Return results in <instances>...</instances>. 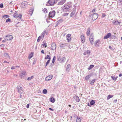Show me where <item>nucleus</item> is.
<instances>
[{
	"label": "nucleus",
	"instance_id": "24",
	"mask_svg": "<svg viewBox=\"0 0 122 122\" xmlns=\"http://www.w3.org/2000/svg\"><path fill=\"white\" fill-rule=\"evenodd\" d=\"M44 47H46L47 46V43H46L45 41H43V44L41 45Z\"/></svg>",
	"mask_w": 122,
	"mask_h": 122
},
{
	"label": "nucleus",
	"instance_id": "22",
	"mask_svg": "<svg viewBox=\"0 0 122 122\" xmlns=\"http://www.w3.org/2000/svg\"><path fill=\"white\" fill-rule=\"evenodd\" d=\"M46 33V31H44L43 32H42V33H41V36L42 38V39L44 37V35Z\"/></svg>",
	"mask_w": 122,
	"mask_h": 122
},
{
	"label": "nucleus",
	"instance_id": "12",
	"mask_svg": "<svg viewBox=\"0 0 122 122\" xmlns=\"http://www.w3.org/2000/svg\"><path fill=\"white\" fill-rule=\"evenodd\" d=\"M111 36V34L110 33H108L106 35L104 36V39H107L110 38Z\"/></svg>",
	"mask_w": 122,
	"mask_h": 122
},
{
	"label": "nucleus",
	"instance_id": "33",
	"mask_svg": "<svg viewBox=\"0 0 122 122\" xmlns=\"http://www.w3.org/2000/svg\"><path fill=\"white\" fill-rule=\"evenodd\" d=\"M94 66V65H90L89 68H88V69L89 70H90L92 68H93Z\"/></svg>",
	"mask_w": 122,
	"mask_h": 122
},
{
	"label": "nucleus",
	"instance_id": "11",
	"mask_svg": "<svg viewBox=\"0 0 122 122\" xmlns=\"http://www.w3.org/2000/svg\"><path fill=\"white\" fill-rule=\"evenodd\" d=\"M66 58L65 57H64L62 58H61L60 57H59L58 58V60L61 62H63L66 60Z\"/></svg>",
	"mask_w": 122,
	"mask_h": 122
},
{
	"label": "nucleus",
	"instance_id": "19",
	"mask_svg": "<svg viewBox=\"0 0 122 122\" xmlns=\"http://www.w3.org/2000/svg\"><path fill=\"white\" fill-rule=\"evenodd\" d=\"M90 27H89L88 29L87 30V31L86 32V34L87 36H89L90 35Z\"/></svg>",
	"mask_w": 122,
	"mask_h": 122
},
{
	"label": "nucleus",
	"instance_id": "18",
	"mask_svg": "<svg viewBox=\"0 0 122 122\" xmlns=\"http://www.w3.org/2000/svg\"><path fill=\"white\" fill-rule=\"evenodd\" d=\"M34 10V9L33 8H32L30 9L29 11V14L30 15H31L32 14Z\"/></svg>",
	"mask_w": 122,
	"mask_h": 122
},
{
	"label": "nucleus",
	"instance_id": "46",
	"mask_svg": "<svg viewBox=\"0 0 122 122\" xmlns=\"http://www.w3.org/2000/svg\"><path fill=\"white\" fill-rule=\"evenodd\" d=\"M69 14L67 13H64L63 15L64 16H67Z\"/></svg>",
	"mask_w": 122,
	"mask_h": 122
},
{
	"label": "nucleus",
	"instance_id": "6",
	"mask_svg": "<svg viewBox=\"0 0 122 122\" xmlns=\"http://www.w3.org/2000/svg\"><path fill=\"white\" fill-rule=\"evenodd\" d=\"M56 46L55 43L53 42L51 45V48L52 50H55L56 49Z\"/></svg>",
	"mask_w": 122,
	"mask_h": 122
},
{
	"label": "nucleus",
	"instance_id": "35",
	"mask_svg": "<svg viewBox=\"0 0 122 122\" xmlns=\"http://www.w3.org/2000/svg\"><path fill=\"white\" fill-rule=\"evenodd\" d=\"M47 92V90L46 89H44L43 91V93L44 94H46Z\"/></svg>",
	"mask_w": 122,
	"mask_h": 122
},
{
	"label": "nucleus",
	"instance_id": "38",
	"mask_svg": "<svg viewBox=\"0 0 122 122\" xmlns=\"http://www.w3.org/2000/svg\"><path fill=\"white\" fill-rule=\"evenodd\" d=\"M34 77L33 76H31V77H29L27 78V80L28 81L30 80L31 79H33Z\"/></svg>",
	"mask_w": 122,
	"mask_h": 122
},
{
	"label": "nucleus",
	"instance_id": "52",
	"mask_svg": "<svg viewBox=\"0 0 122 122\" xmlns=\"http://www.w3.org/2000/svg\"><path fill=\"white\" fill-rule=\"evenodd\" d=\"M111 77L112 78V79L113 80H114L115 79V76H111Z\"/></svg>",
	"mask_w": 122,
	"mask_h": 122
},
{
	"label": "nucleus",
	"instance_id": "45",
	"mask_svg": "<svg viewBox=\"0 0 122 122\" xmlns=\"http://www.w3.org/2000/svg\"><path fill=\"white\" fill-rule=\"evenodd\" d=\"M89 41H90V43L92 45L93 44V42H94V41L91 40H89Z\"/></svg>",
	"mask_w": 122,
	"mask_h": 122
},
{
	"label": "nucleus",
	"instance_id": "3",
	"mask_svg": "<svg viewBox=\"0 0 122 122\" xmlns=\"http://www.w3.org/2000/svg\"><path fill=\"white\" fill-rule=\"evenodd\" d=\"M56 12L54 11H51L49 14V17L53 18L54 17L55 14Z\"/></svg>",
	"mask_w": 122,
	"mask_h": 122
},
{
	"label": "nucleus",
	"instance_id": "1",
	"mask_svg": "<svg viewBox=\"0 0 122 122\" xmlns=\"http://www.w3.org/2000/svg\"><path fill=\"white\" fill-rule=\"evenodd\" d=\"M70 6L67 5H65L62 9L64 12H66L69 11L70 9Z\"/></svg>",
	"mask_w": 122,
	"mask_h": 122
},
{
	"label": "nucleus",
	"instance_id": "23",
	"mask_svg": "<svg viewBox=\"0 0 122 122\" xmlns=\"http://www.w3.org/2000/svg\"><path fill=\"white\" fill-rule=\"evenodd\" d=\"M33 54L34 53L33 52H32L28 56V58L29 59H30L33 56Z\"/></svg>",
	"mask_w": 122,
	"mask_h": 122
},
{
	"label": "nucleus",
	"instance_id": "62",
	"mask_svg": "<svg viewBox=\"0 0 122 122\" xmlns=\"http://www.w3.org/2000/svg\"><path fill=\"white\" fill-rule=\"evenodd\" d=\"M122 73H120V74L119 75V77H121V76H122Z\"/></svg>",
	"mask_w": 122,
	"mask_h": 122
},
{
	"label": "nucleus",
	"instance_id": "4",
	"mask_svg": "<svg viewBox=\"0 0 122 122\" xmlns=\"http://www.w3.org/2000/svg\"><path fill=\"white\" fill-rule=\"evenodd\" d=\"M17 89L18 90V92L22 94L23 92V88L20 86H18L17 87Z\"/></svg>",
	"mask_w": 122,
	"mask_h": 122
},
{
	"label": "nucleus",
	"instance_id": "16",
	"mask_svg": "<svg viewBox=\"0 0 122 122\" xmlns=\"http://www.w3.org/2000/svg\"><path fill=\"white\" fill-rule=\"evenodd\" d=\"M54 0H49L48 1V3L51 5H53L55 3Z\"/></svg>",
	"mask_w": 122,
	"mask_h": 122
},
{
	"label": "nucleus",
	"instance_id": "51",
	"mask_svg": "<svg viewBox=\"0 0 122 122\" xmlns=\"http://www.w3.org/2000/svg\"><path fill=\"white\" fill-rule=\"evenodd\" d=\"M102 16L103 17H104L106 16V15L104 13H102Z\"/></svg>",
	"mask_w": 122,
	"mask_h": 122
},
{
	"label": "nucleus",
	"instance_id": "13",
	"mask_svg": "<svg viewBox=\"0 0 122 122\" xmlns=\"http://www.w3.org/2000/svg\"><path fill=\"white\" fill-rule=\"evenodd\" d=\"M5 37L7 38L6 39L7 40H10L13 38V37L12 35H8L5 36Z\"/></svg>",
	"mask_w": 122,
	"mask_h": 122
},
{
	"label": "nucleus",
	"instance_id": "57",
	"mask_svg": "<svg viewBox=\"0 0 122 122\" xmlns=\"http://www.w3.org/2000/svg\"><path fill=\"white\" fill-rule=\"evenodd\" d=\"M117 101V100L116 99H115L114 100V101H113V102L115 103Z\"/></svg>",
	"mask_w": 122,
	"mask_h": 122
},
{
	"label": "nucleus",
	"instance_id": "9",
	"mask_svg": "<svg viewBox=\"0 0 122 122\" xmlns=\"http://www.w3.org/2000/svg\"><path fill=\"white\" fill-rule=\"evenodd\" d=\"M81 41L82 43L85 42V38L84 34H82L81 36Z\"/></svg>",
	"mask_w": 122,
	"mask_h": 122
},
{
	"label": "nucleus",
	"instance_id": "40",
	"mask_svg": "<svg viewBox=\"0 0 122 122\" xmlns=\"http://www.w3.org/2000/svg\"><path fill=\"white\" fill-rule=\"evenodd\" d=\"M66 46V45H65L62 44H61L60 45V47L62 48V47H65V46Z\"/></svg>",
	"mask_w": 122,
	"mask_h": 122
},
{
	"label": "nucleus",
	"instance_id": "61",
	"mask_svg": "<svg viewBox=\"0 0 122 122\" xmlns=\"http://www.w3.org/2000/svg\"><path fill=\"white\" fill-rule=\"evenodd\" d=\"M49 109L50 110H51V111H53V110L52 109V108H49Z\"/></svg>",
	"mask_w": 122,
	"mask_h": 122
},
{
	"label": "nucleus",
	"instance_id": "29",
	"mask_svg": "<svg viewBox=\"0 0 122 122\" xmlns=\"http://www.w3.org/2000/svg\"><path fill=\"white\" fill-rule=\"evenodd\" d=\"M113 96L112 95H109L107 96V100H109L110 98L113 97Z\"/></svg>",
	"mask_w": 122,
	"mask_h": 122
},
{
	"label": "nucleus",
	"instance_id": "64",
	"mask_svg": "<svg viewBox=\"0 0 122 122\" xmlns=\"http://www.w3.org/2000/svg\"><path fill=\"white\" fill-rule=\"evenodd\" d=\"M109 47L110 49H111V48H112V47H111V46H109Z\"/></svg>",
	"mask_w": 122,
	"mask_h": 122
},
{
	"label": "nucleus",
	"instance_id": "20",
	"mask_svg": "<svg viewBox=\"0 0 122 122\" xmlns=\"http://www.w3.org/2000/svg\"><path fill=\"white\" fill-rule=\"evenodd\" d=\"M27 5V4L25 3V2H24L21 4V6L22 8H25L26 6Z\"/></svg>",
	"mask_w": 122,
	"mask_h": 122
},
{
	"label": "nucleus",
	"instance_id": "25",
	"mask_svg": "<svg viewBox=\"0 0 122 122\" xmlns=\"http://www.w3.org/2000/svg\"><path fill=\"white\" fill-rule=\"evenodd\" d=\"M13 17L15 18H17L18 17V15L17 12L16 11L15 12L13 15Z\"/></svg>",
	"mask_w": 122,
	"mask_h": 122
},
{
	"label": "nucleus",
	"instance_id": "5",
	"mask_svg": "<svg viewBox=\"0 0 122 122\" xmlns=\"http://www.w3.org/2000/svg\"><path fill=\"white\" fill-rule=\"evenodd\" d=\"M98 14L96 13H94L92 15V19L93 20H95L98 18Z\"/></svg>",
	"mask_w": 122,
	"mask_h": 122
},
{
	"label": "nucleus",
	"instance_id": "32",
	"mask_svg": "<svg viewBox=\"0 0 122 122\" xmlns=\"http://www.w3.org/2000/svg\"><path fill=\"white\" fill-rule=\"evenodd\" d=\"M81 119L80 118L77 117L76 119V122H81Z\"/></svg>",
	"mask_w": 122,
	"mask_h": 122
},
{
	"label": "nucleus",
	"instance_id": "55",
	"mask_svg": "<svg viewBox=\"0 0 122 122\" xmlns=\"http://www.w3.org/2000/svg\"><path fill=\"white\" fill-rule=\"evenodd\" d=\"M60 22H61L63 21V20L62 19H60L58 20Z\"/></svg>",
	"mask_w": 122,
	"mask_h": 122
},
{
	"label": "nucleus",
	"instance_id": "15",
	"mask_svg": "<svg viewBox=\"0 0 122 122\" xmlns=\"http://www.w3.org/2000/svg\"><path fill=\"white\" fill-rule=\"evenodd\" d=\"M120 22H119L117 20H114L112 22V24L113 25H117L118 24H120Z\"/></svg>",
	"mask_w": 122,
	"mask_h": 122
},
{
	"label": "nucleus",
	"instance_id": "30",
	"mask_svg": "<svg viewBox=\"0 0 122 122\" xmlns=\"http://www.w3.org/2000/svg\"><path fill=\"white\" fill-rule=\"evenodd\" d=\"M95 103V101L94 100H92L90 102V104L91 105H94Z\"/></svg>",
	"mask_w": 122,
	"mask_h": 122
},
{
	"label": "nucleus",
	"instance_id": "27",
	"mask_svg": "<svg viewBox=\"0 0 122 122\" xmlns=\"http://www.w3.org/2000/svg\"><path fill=\"white\" fill-rule=\"evenodd\" d=\"M50 101L52 103L55 102V99L53 97H51L50 98Z\"/></svg>",
	"mask_w": 122,
	"mask_h": 122
},
{
	"label": "nucleus",
	"instance_id": "44",
	"mask_svg": "<svg viewBox=\"0 0 122 122\" xmlns=\"http://www.w3.org/2000/svg\"><path fill=\"white\" fill-rule=\"evenodd\" d=\"M50 18L49 17L47 19H46V21L47 23H50V21H49V20H50Z\"/></svg>",
	"mask_w": 122,
	"mask_h": 122
},
{
	"label": "nucleus",
	"instance_id": "7",
	"mask_svg": "<svg viewBox=\"0 0 122 122\" xmlns=\"http://www.w3.org/2000/svg\"><path fill=\"white\" fill-rule=\"evenodd\" d=\"M71 35L68 34L66 36V40L68 42H70L71 40Z\"/></svg>",
	"mask_w": 122,
	"mask_h": 122
},
{
	"label": "nucleus",
	"instance_id": "48",
	"mask_svg": "<svg viewBox=\"0 0 122 122\" xmlns=\"http://www.w3.org/2000/svg\"><path fill=\"white\" fill-rule=\"evenodd\" d=\"M96 11V10L95 9H94L92 10V12L93 13L95 12Z\"/></svg>",
	"mask_w": 122,
	"mask_h": 122
},
{
	"label": "nucleus",
	"instance_id": "8",
	"mask_svg": "<svg viewBox=\"0 0 122 122\" xmlns=\"http://www.w3.org/2000/svg\"><path fill=\"white\" fill-rule=\"evenodd\" d=\"M26 75V73L25 71H22L21 72L20 74V76L21 78H23Z\"/></svg>",
	"mask_w": 122,
	"mask_h": 122
},
{
	"label": "nucleus",
	"instance_id": "58",
	"mask_svg": "<svg viewBox=\"0 0 122 122\" xmlns=\"http://www.w3.org/2000/svg\"><path fill=\"white\" fill-rule=\"evenodd\" d=\"M26 107L27 108H28L29 107V104H27V105H26Z\"/></svg>",
	"mask_w": 122,
	"mask_h": 122
},
{
	"label": "nucleus",
	"instance_id": "53",
	"mask_svg": "<svg viewBox=\"0 0 122 122\" xmlns=\"http://www.w3.org/2000/svg\"><path fill=\"white\" fill-rule=\"evenodd\" d=\"M3 4H0V7L1 8H2L3 7Z\"/></svg>",
	"mask_w": 122,
	"mask_h": 122
},
{
	"label": "nucleus",
	"instance_id": "63",
	"mask_svg": "<svg viewBox=\"0 0 122 122\" xmlns=\"http://www.w3.org/2000/svg\"><path fill=\"white\" fill-rule=\"evenodd\" d=\"M5 40H3L2 41V42H5Z\"/></svg>",
	"mask_w": 122,
	"mask_h": 122
},
{
	"label": "nucleus",
	"instance_id": "28",
	"mask_svg": "<svg viewBox=\"0 0 122 122\" xmlns=\"http://www.w3.org/2000/svg\"><path fill=\"white\" fill-rule=\"evenodd\" d=\"M4 55L5 57L7 58L9 57V59L10 58V57L9 56L8 54L6 53H5L4 54Z\"/></svg>",
	"mask_w": 122,
	"mask_h": 122
},
{
	"label": "nucleus",
	"instance_id": "34",
	"mask_svg": "<svg viewBox=\"0 0 122 122\" xmlns=\"http://www.w3.org/2000/svg\"><path fill=\"white\" fill-rule=\"evenodd\" d=\"M76 101L77 102H79L80 101V100L79 97L78 96H76Z\"/></svg>",
	"mask_w": 122,
	"mask_h": 122
},
{
	"label": "nucleus",
	"instance_id": "41",
	"mask_svg": "<svg viewBox=\"0 0 122 122\" xmlns=\"http://www.w3.org/2000/svg\"><path fill=\"white\" fill-rule=\"evenodd\" d=\"M42 38V37L41 36H39L37 40V41L39 42L40 41V40H41V39Z\"/></svg>",
	"mask_w": 122,
	"mask_h": 122
},
{
	"label": "nucleus",
	"instance_id": "54",
	"mask_svg": "<svg viewBox=\"0 0 122 122\" xmlns=\"http://www.w3.org/2000/svg\"><path fill=\"white\" fill-rule=\"evenodd\" d=\"M68 67V69H69L70 67H71V65L70 64H68L67 65V67Z\"/></svg>",
	"mask_w": 122,
	"mask_h": 122
},
{
	"label": "nucleus",
	"instance_id": "39",
	"mask_svg": "<svg viewBox=\"0 0 122 122\" xmlns=\"http://www.w3.org/2000/svg\"><path fill=\"white\" fill-rule=\"evenodd\" d=\"M95 81V79L93 80L91 82L90 84L91 85H93L94 82Z\"/></svg>",
	"mask_w": 122,
	"mask_h": 122
},
{
	"label": "nucleus",
	"instance_id": "26",
	"mask_svg": "<svg viewBox=\"0 0 122 122\" xmlns=\"http://www.w3.org/2000/svg\"><path fill=\"white\" fill-rule=\"evenodd\" d=\"M51 56L48 55H47V56H46L45 57V59H48V60H51Z\"/></svg>",
	"mask_w": 122,
	"mask_h": 122
},
{
	"label": "nucleus",
	"instance_id": "42",
	"mask_svg": "<svg viewBox=\"0 0 122 122\" xmlns=\"http://www.w3.org/2000/svg\"><path fill=\"white\" fill-rule=\"evenodd\" d=\"M50 60H48L46 62L45 67L48 65V64L49 63Z\"/></svg>",
	"mask_w": 122,
	"mask_h": 122
},
{
	"label": "nucleus",
	"instance_id": "60",
	"mask_svg": "<svg viewBox=\"0 0 122 122\" xmlns=\"http://www.w3.org/2000/svg\"><path fill=\"white\" fill-rule=\"evenodd\" d=\"M41 52L43 54H44V51L43 50H42L41 51Z\"/></svg>",
	"mask_w": 122,
	"mask_h": 122
},
{
	"label": "nucleus",
	"instance_id": "56",
	"mask_svg": "<svg viewBox=\"0 0 122 122\" xmlns=\"http://www.w3.org/2000/svg\"><path fill=\"white\" fill-rule=\"evenodd\" d=\"M15 68L14 66H12L11 68V69L12 70L14 69Z\"/></svg>",
	"mask_w": 122,
	"mask_h": 122
},
{
	"label": "nucleus",
	"instance_id": "21",
	"mask_svg": "<svg viewBox=\"0 0 122 122\" xmlns=\"http://www.w3.org/2000/svg\"><path fill=\"white\" fill-rule=\"evenodd\" d=\"M93 37L94 36L93 34V33L91 34L90 36L89 40H91L94 41V38Z\"/></svg>",
	"mask_w": 122,
	"mask_h": 122
},
{
	"label": "nucleus",
	"instance_id": "17",
	"mask_svg": "<svg viewBox=\"0 0 122 122\" xmlns=\"http://www.w3.org/2000/svg\"><path fill=\"white\" fill-rule=\"evenodd\" d=\"M90 53V51L89 50H87L86 51L84 52L83 54L85 55H89Z\"/></svg>",
	"mask_w": 122,
	"mask_h": 122
},
{
	"label": "nucleus",
	"instance_id": "43",
	"mask_svg": "<svg viewBox=\"0 0 122 122\" xmlns=\"http://www.w3.org/2000/svg\"><path fill=\"white\" fill-rule=\"evenodd\" d=\"M56 59V57L55 56H54L53 58V60L52 61V63H54Z\"/></svg>",
	"mask_w": 122,
	"mask_h": 122
},
{
	"label": "nucleus",
	"instance_id": "14",
	"mask_svg": "<svg viewBox=\"0 0 122 122\" xmlns=\"http://www.w3.org/2000/svg\"><path fill=\"white\" fill-rule=\"evenodd\" d=\"M66 0H62L59 2L58 3V5H62L66 3Z\"/></svg>",
	"mask_w": 122,
	"mask_h": 122
},
{
	"label": "nucleus",
	"instance_id": "36",
	"mask_svg": "<svg viewBox=\"0 0 122 122\" xmlns=\"http://www.w3.org/2000/svg\"><path fill=\"white\" fill-rule=\"evenodd\" d=\"M90 78V76L89 75H87V76H86L85 78V79L87 81Z\"/></svg>",
	"mask_w": 122,
	"mask_h": 122
},
{
	"label": "nucleus",
	"instance_id": "10",
	"mask_svg": "<svg viewBox=\"0 0 122 122\" xmlns=\"http://www.w3.org/2000/svg\"><path fill=\"white\" fill-rule=\"evenodd\" d=\"M52 77L53 75H51L46 77L45 78V80L47 81H48L51 80L52 78Z\"/></svg>",
	"mask_w": 122,
	"mask_h": 122
},
{
	"label": "nucleus",
	"instance_id": "31",
	"mask_svg": "<svg viewBox=\"0 0 122 122\" xmlns=\"http://www.w3.org/2000/svg\"><path fill=\"white\" fill-rule=\"evenodd\" d=\"M75 12H76L75 10H73L71 13V15H70V16L71 17L72 16H73V15H74V14H75Z\"/></svg>",
	"mask_w": 122,
	"mask_h": 122
},
{
	"label": "nucleus",
	"instance_id": "50",
	"mask_svg": "<svg viewBox=\"0 0 122 122\" xmlns=\"http://www.w3.org/2000/svg\"><path fill=\"white\" fill-rule=\"evenodd\" d=\"M22 16V15L20 14H19L18 15V17H19L20 19H21Z\"/></svg>",
	"mask_w": 122,
	"mask_h": 122
},
{
	"label": "nucleus",
	"instance_id": "49",
	"mask_svg": "<svg viewBox=\"0 0 122 122\" xmlns=\"http://www.w3.org/2000/svg\"><path fill=\"white\" fill-rule=\"evenodd\" d=\"M119 3L120 5H122V0H119Z\"/></svg>",
	"mask_w": 122,
	"mask_h": 122
},
{
	"label": "nucleus",
	"instance_id": "47",
	"mask_svg": "<svg viewBox=\"0 0 122 122\" xmlns=\"http://www.w3.org/2000/svg\"><path fill=\"white\" fill-rule=\"evenodd\" d=\"M10 18H8L6 20V22H10Z\"/></svg>",
	"mask_w": 122,
	"mask_h": 122
},
{
	"label": "nucleus",
	"instance_id": "59",
	"mask_svg": "<svg viewBox=\"0 0 122 122\" xmlns=\"http://www.w3.org/2000/svg\"><path fill=\"white\" fill-rule=\"evenodd\" d=\"M118 78V76H117L115 78V79H114V81H115L117 79V78Z\"/></svg>",
	"mask_w": 122,
	"mask_h": 122
},
{
	"label": "nucleus",
	"instance_id": "37",
	"mask_svg": "<svg viewBox=\"0 0 122 122\" xmlns=\"http://www.w3.org/2000/svg\"><path fill=\"white\" fill-rule=\"evenodd\" d=\"M42 11L43 12H44V13H47V9L46 8H45L44 9H43Z\"/></svg>",
	"mask_w": 122,
	"mask_h": 122
},
{
	"label": "nucleus",
	"instance_id": "2",
	"mask_svg": "<svg viewBox=\"0 0 122 122\" xmlns=\"http://www.w3.org/2000/svg\"><path fill=\"white\" fill-rule=\"evenodd\" d=\"M101 42L100 40L98 39L94 43V45L96 47H98L101 44Z\"/></svg>",
	"mask_w": 122,
	"mask_h": 122
}]
</instances>
